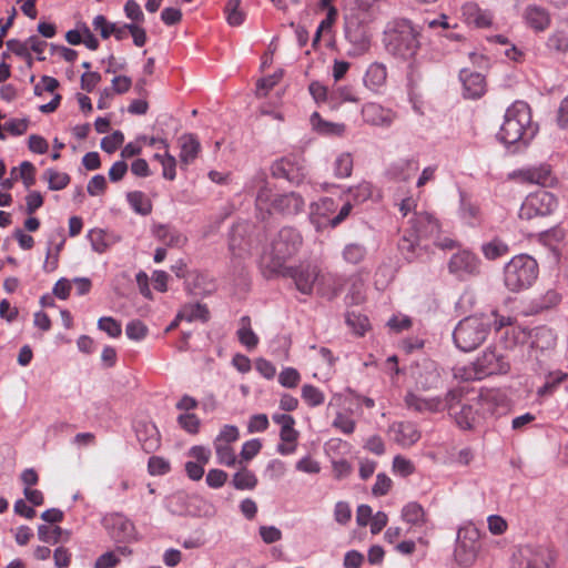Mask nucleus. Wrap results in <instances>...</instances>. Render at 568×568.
<instances>
[{"label":"nucleus","mask_w":568,"mask_h":568,"mask_svg":"<svg viewBox=\"0 0 568 568\" xmlns=\"http://www.w3.org/2000/svg\"><path fill=\"white\" fill-rule=\"evenodd\" d=\"M303 246V236L294 227H282L271 240L268 250L262 258L263 274L274 277L276 273L285 270L286 262L294 257Z\"/></svg>","instance_id":"obj_1"},{"label":"nucleus","mask_w":568,"mask_h":568,"mask_svg":"<svg viewBox=\"0 0 568 568\" xmlns=\"http://www.w3.org/2000/svg\"><path fill=\"white\" fill-rule=\"evenodd\" d=\"M536 132L529 105L524 101H516L506 110L498 136L505 144H515L519 141L526 144L535 136Z\"/></svg>","instance_id":"obj_2"},{"label":"nucleus","mask_w":568,"mask_h":568,"mask_svg":"<svg viewBox=\"0 0 568 568\" xmlns=\"http://www.w3.org/2000/svg\"><path fill=\"white\" fill-rule=\"evenodd\" d=\"M419 32L410 21L402 19L390 23L384 32L388 53L403 60L414 58L419 49Z\"/></svg>","instance_id":"obj_3"},{"label":"nucleus","mask_w":568,"mask_h":568,"mask_svg":"<svg viewBox=\"0 0 568 568\" xmlns=\"http://www.w3.org/2000/svg\"><path fill=\"white\" fill-rule=\"evenodd\" d=\"M261 181L263 185L260 187L255 200L257 211L265 212L267 215L277 213L286 217L295 216L304 211L305 201L301 194L290 192L273 195L264 178H261Z\"/></svg>","instance_id":"obj_4"},{"label":"nucleus","mask_w":568,"mask_h":568,"mask_svg":"<svg viewBox=\"0 0 568 568\" xmlns=\"http://www.w3.org/2000/svg\"><path fill=\"white\" fill-rule=\"evenodd\" d=\"M539 266L537 261L528 254H518L511 257L504 267V284L510 292H520L529 288L537 280Z\"/></svg>","instance_id":"obj_5"},{"label":"nucleus","mask_w":568,"mask_h":568,"mask_svg":"<svg viewBox=\"0 0 568 568\" xmlns=\"http://www.w3.org/2000/svg\"><path fill=\"white\" fill-rule=\"evenodd\" d=\"M490 332V322L481 316H468L454 329L455 345L463 352H471L481 345Z\"/></svg>","instance_id":"obj_6"},{"label":"nucleus","mask_w":568,"mask_h":568,"mask_svg":"<svg viewBox=\"0 0 568 568\" xmlns=\"http://www.w3.org/2000/svg\"><path fill=\"white\" fill-rule=\"evenodd\" d=\"M510 368L505 357L495 348H486L475 362L457 371L465 381H479L495 374H506Z\"/></svg>","instance_id":"obj_7"},{"label":"nucleus","mask_w":568,"mask_h":568,"mask_svg":"<svg viewBox=\"0 0 568 568\" xmlns=\"http://www.w3.org/2000/svg\"><path fill=\"white\" fill-rule=\"evenodd\" d=\"M464 390L454 388L447 392L445 396V406L456 425L462 429H471L478 420L479 413L474 406L463 400Z\"/></svg>","instance_id":"obj_8"},{"label":"nucleus","mask_w":568,"mask_h":568,"mask_svg":"<svg viewBox=\"0 0 568 568\" xmlns=\"http://www.w3.org/2000/svg\"><path fill=\"white\" fill-rule=\"evenodd\" d=\"M480 549V531L469 525L460 528L457 532V542L454 551L455 560L459 566H471Z\"/></svg>","instance_id":"obj_9"},{"label":"nucleus","mask_w":568,"mask_h":568,"mask_svg":"<svg viewBox=\"0 0 568 568\" xmlns=\"http://www.w3.org/2000/svg\"><path fill=\"white\" fill-rule=\"evenodd\" d=\"M556 555L546 546L525 545L514 554L513 568H554Z\"/></svg>","instance_id":"obj_10"},{"label":"nucleus","mask_w":568,"mask_h":568,"mask_svg":"<svg viewBox=\"0 0 568 568\" xmlns=\"http://www.w3.org/2000/svg\"><path fill=\"white\" fill-rule=\"evenodd\" d=\"M558 207L557 197L548 191H538L529 194L519 209L521 220H532L552 214Z\"/></svg>","instance_id":"obj_11"},{"label":"nucleus","mask_w":568,"mask_h":568,"mask_svg":"<svg viewBox=\"0 0 568 568\" xmlns=\"http://www.w3.org/2000/svg\"><path fill=\"white\" fill-rule=\"evenodd\" d=\"M271 171L274 178L285 179L295 184H300L306 174L304 159L294 154L275 161L271 166Z\"/></svg>","instance_id":"obj_12"},{"label":"nucleus","mask_w":568,"mask_h":568,"mask_svg":"<svg viewBox=\"0 0 568 568\" xmlns=\"http://www.w3.org/2000/svg\"><path fill=\"white\" fill-rule=\"evenodd\" d=\"M321 271L317 266L313 265H300L297 267L286 266L283 272H278L275 276L291 277L293 278L296 288L302 294H311L314 285L318 284Z\"/></svg>","instance_id":"obj_13"},{"label":"nucleus","mask_w":568,"mask_h":568,"mask_svg":"<svg viewBox=\"0 0 568 568\" xmlns=\"http://www.w3.org/2000/svg\"><path fill=\"white\" fill-rule=\"evenodd\" d=\"M448 270L457 278L466 280L479 274L480 260L469 251H459L450 257Z\"/></svg>","instance_id":"obj_14"},{"label":"nucleus","mask_w":568,"mask_h":568,"mask_svg":"<svg viewBox=\"0 0 568 568\" xmlns=\"http://www.w3.org/2000/svg\"><path fill=\"white\" fill-rule=\"evenodd\" d=\"M523 182L537 184L544 187H552L557 184V179L552 174L550 165L540 164L539 166L518 170L515 173Z\"/></svg>","instance_id":"obj_15"},{"label":"nucleus","mask_w":568,"mask_h":568,"mask_svg":"<svg viewBox=\"0 0 568 568\" xmlns=\"http://www.w3.org/2000/svg\"><path fill=\"white\" fill-rule=\"evenodd\" d=\"M337 211V204L332 197H323L311 205L310 220L317 231L331 226L329 220Z\"/></svg>","instance_id":"obj_16"},{"label":"nucleus","mask_w":568,"mask_h":568,"mask_svg":"<svg viewBox=\"0 0 568 568\" xmlns=\"http://www.w3.org/2000/svg\"><path fill=\"white\" fill-rule=\"evenodd\" d=\"M477 405H479L484 415H493L507 407V396L499 388H485L480 390L477 397Z\"/></svg>","instance_id":"obj_17"},{"label":"nucleus","mask_w":568,"mask_h":568,"mask_svg":"<svg viewBox=\"0 0 568 568\" xmlns=\"http://www.w3.org/2000/svg\"><path fill=\"white\" fill-rule=\"evenodd\" d=\"M135 434L144 452L152 453L160 447L161 436L154 423L139 420L135 425Z\"/></svg>","instance_id":"obj_18"},{"label":"nucleus","mask_w":568,"mask_h":568,"mask_svg":"<svg viewBox=\"0 0 568 568\" xmlns=\"http://www.w3.org/2000/svg\"><path fill=\"white\" fill-rule=\"evenodd\" d=\"M346 283L347 278L343 275L334 273L321 274L317 293L327 300H333L342 293Z\"/></svg>","instance_id":"obj_19"},{"label":"nucleus","mask_w":568,"mask_h":568,"mask_svg":"<svg viewBox=\"0 0 568 568\" xmlns=\"http://www.w3.org/2000/svg\"><path fill=\"white\" fill-rule=\"evenodd\" d=\"M394 440L402 447H410L420 439V432L412 422H398L390 426Z\"/></svg>","instance_id":"obj_20"},{"label":"nucleus","mask_w":568,"mask_h":568,"mask_svg":"<svg viewBox=\"0 0 568 568\" xmlns=\"http://www.w3.org/2000/svg\"><path fill=\"white\" fill-rule=\"evenodd\" d=\"M459 79L466 98L478 99L485 93L486 80L481 73L464 69L459 73Z\"/></svg>","instance_id":"obj_21"},{"label":"nucleus","mask_w":568,"mask_h":568,"mask_svg":"<svg viewBox=\"0 0 568 568\" xmlns=\"http://www.w3.org/2000/svg\"><path fill=\"white\" fill-rule=\"evenodd\" d=\"M523 17L525 23L536 32L545 31L551 23L548 10L537 4L527 6Z\"/></svg>","instance_id":"obj_22"},{"label":"nucleus","mask_w":568,"mask_h":568,"mask_svg":"<svg viewBox=\"0 0 568 568\" xmlns=\"http://www.w3.org/2000/svg\"><path fill=\"white\" fill-rule=\"evenodd\" d=\"M412 231L420 239H432L438 234L439 223L429 213H416L412 220Z\"/></svg>","instance_id":"obj_23"},{"label":"nucleus","mask_w":568,"mask_h":568,"mask_svg":"<svg viewBox=\"0 0 568 568\" xmlns=\"http://www.w3.org/2000/svg\"><path fill=\"white\" fill-rule=\"evenodd\" d=\"M405 404L409 409H414L418 413H437L444 410L445 398L440 399L438 397L432 398H423L412 392L407 393L405 398Z\"/></svg>","instance_id":"obj_24"},{"label":"nucleus","mask_w":568,"mask_h":568,"mask_svg":"<svg viewBox=\"0 0 568 568\" xmlns=\"http://www.w3.org/2000/svg\"><path fill=\"white\" fill-rule=\"evenodd\" d=\"M363 120L372 125H389L394 120V113L381 104L369 102L362 108Z\"/></svg>","instance_id":"obj_25"},{"label":"nucleus","mask_w":568,"mask_h":568,"mask_svg":"<svg viewBox=\"0 0 568 568\" xmlns=\"http://www.w3.org/2000/svg\"><path fill=\"white\" fill-rule=\"evenodd\" d=\"M462 16L468 24L476 28H488L493 22V14L488 10L481 9L475 2H467L462 7Z\"/></svg>","instance_id":"obj_26"},{"label":"nucleus","mask_w":568,"mask_h":568,"mask_svg":"<svg viewBox=\"0 0 568 568\" xmlns=\"http://www.w3.org/2000/svg\"><path fill=\"white\" fill-rule=\"evenodd\" d=\"M419 170V163L415 159L399 160L388 169V174L396 181L407 182L414 178Z\"/></svg>","instance_id":"obj_27"},{"label":"nucleus","mask_w":568,"mask_h":568,"mask_svg":"<svg viewBox=\"0 0 568 568\" xmlns=\"http://www.w3.org/2000/svg\"><path fill=\"white\" fill-rule=\"evenodd\" d=\"M180 162L181 165L187 166L189 164L193 163L194 160L197 158L200 151H201V144L197 138L192 134H183L180 139Z\"/></svg>","instance_id":"obj_28"},{"label":"nucleus","mask_w":568,"mask_h":568,"mask_svg":"<svg viewBox=\"0 0 568 568\" xmlns=\"http://www.w3.org/2000/svg\"><path fill=\"white\" fill-rule=\"evenodd\" d=\"M387 79V70L386 67L382 63H372L364 75V84L369 90L377 92L384 84Z\"/></svg>","instance_id":"obj_29"},{"label":"nucleus","mask_w":568,"mask_h":568,"mask_svg":"<svg viewBox=\"0 0 568 568\" xmlns=\"http://www.w3.org/2000/svg\"><path fill=\"white\" fill-rule=\"evenodd\" d=\"M311 124L316 132L328 136H342L346 130L344 123L326 121L320 115L318 112H314L311 115Z\"/></svg>","instance_id":"obj_30"},{"label":"nucleus","mask_w":568,"mask_h":568,"mask_svg":"<svg viewBox=\"0 0 568 568\" xmlns=\"http://www.w3.org/2000/svg\"><path fill=\"white\" fill-rule=\"evenodd\" d=\"M155 237L170 247H183L187 241L186 236L178 230L168 225H159L154 230Z\"/></svg>","instance_id":"obj_31"},{"label":"nucleus","mask_w":568,"mask_h":568,"mask_svg":"<svg viewBox=\"0 0 568 568\" xmlns=\"http://www.w3.org/2000/svg\"><path fill=\"white\" fill-rule=\"evenodd\" d=\"M300 433L293 427L281 429V443L276 447V452L282 456H288L296 452Z\"/></svg>","instance_id":"obj_32"},{"label":"nucleus","mask_w":568,"mask_h":568,"mask_svg":"<svg viewBox=\"0 0 568 568\" xmlns=\"http://www.w3.org/2000/svg\"><path fill=\"white\" fill-rule=\"evenodd\" d=\"M420 240L413 231L409 234L403 235L398 243V248L406 261L413 262L419 255Z\"/></svg>","instance_id":"obj_33"},{"label":"nucleus","mask_w":568,"mask_h":568,"mask_svg":"<svg viewBox=\"0 0 568 568\" xmlns=\"http://www.w3.org/2000/svg\"><path fill=\"white\" fill-rule=\"evenodd\" d=\"M402 517L407 524L418 527L423 526L427 521L424 508L415 501L408 503L404 506Z\"/></svg>","instance_id":"obj_34"},{"label":"nucleus","mask_w":568,"mask_h":568,"mask_svg":"<svg viewBox=\"0 0 568 568\" xmlns=\"http://www.w3.org/2000/svg\"><path fill=\"white\" fill-rule=\"evenodd\" d=\"M209 315L210 312L205 305L200 303L186 304L178 313V320H185L187 322L200 320L206 322Z\"/></svg>","instance_id":"obj_35"},{"label":"nucleus","mask_w":568,"mask_h":568,"mask_svg":"<svg viewBox=\"0 0 568 568\" xmlns=\"http://www.w3.org/2000/svg\"><path fill=\"white\" fill-rule=\"evenodd\" d=\"M258 480L256 475L243 466L239 471L233 475L232 484L239 490H252L256 487Z\"/></svg>","instance_id":"obj_36"},{"label":"nucleus","mask_w":568,"mask_h":568,"mask_svg":"<svg viewBox=\"0 0 568 568\" xmlns=\"http://www.w3.org/2000/svg\"><path fill=\"white\" fill-rule=\"evenodd\" d=\"M237 337L242 345L247 349H253L258 344V337L251 327V318L243 316L240 320V328L237 331Z\"/></svg>","instance_id":"obj_37"},{"label":"nucleus","mask_w":568,"mask_h":568,"mask_svg":"<svg viewBox=\"0 0 568 568\" xmlns=\"http://www.w3.org/2000/svg\"><path fill=\"white\" fill-rule=\"evenodd\" d=\"M509 252L508 244L499 237H495L481 245L483 255L490 261L505 256Z\"/></svg>","instance_id":"obj_38"},{"label":"nucleus","mask_w":568,"mask_h":568,"mask_svg":"<svg viewBox=\"0 0 568 568\" xmlns=\"http://www.w3.org/2000/svg\"><path fill=\"white\" fill-rule=\"evenodd\" d=\"M126 200L134 212L141 215H149L152 212V203L141 191H133L126 194Z\"/></svg>","instance_id":"obj_39"},{"label":"nucleus","mask_w":568,"mask_h":568,"mask_svg":"<svg viewBox=\"0 0 568 568\" xmlns=\"http://www.w3.org/2000/svg\"><path fill=\"white\" fill-rule=\"evenodd\" d=\"M347 282H351V286L345 297L346 303L352 305L362 304L366 298L364 281L359 276H352L347 278Z\"/></svg>","instance_id":"obj_40"},{"label":"nucleus","mask_w":568,"mask_h":568,"mask_svg":"<svg viewBox=\"0 0 568 568\" xmlns=\"http://www.w3.org/2000/svg\"><path fill=\"white\" fill-rule=\"evenodd\" d=\"M10 173L14 180L21 179L27 189L36 183V168L29 161H23L19 168H13Z\"/></svg>","instance_id":"obj_41"},{"label":"nucleus","mask_w":568,"mask_h":568,"mask_svg":"<svg viewBox=\"0 0 568 568\" xmlns=\"http://www.w3.org/2000/svg\"><path fill=\"white\" fill-rule=\"evenodd\" d=\"M217 463L226 467H233L236 465L237 459L231 444L213 443Z\"/></svg>","instance_id":"obj_42"},{"label":"nucleus","mask_w":568,"mask_h":568,"mask_svg":"<svg viewBox=\"0 0 568 568\" xmlns=\"http://www.w3.org/2000/svg\"><path fill=\"white\" fill-rule=\"evenodd\" d=\"M240 0H227L224 7V13L229 24L237 27L244 22L245 13L240 8Z\"/></svg>","instance_id":"obj_43"},{"label":"nucleus","mask_w":568,"mask_h":568,"mask_svg":"<svg viewBox=\"0 0 568 568\" xmlns=\"http://www.w3.org/2000/svg\"><path fill=\"white\" fill-rule=\"evenodd\" d=\"M567 374L555 372L548 374L545 384L538 389V396L547 397L554 394L557 387L566 379Z\"/></svg>","instance_id":"obj_44"},{"label":"nucleus","mask_w":568,"mask_h":568,"mask_svg":"<svg viewBox=\"0 0 568 568\" xmlns=\"http://www.w3.org/2000/svg\"><path fill=\"white\" fill-rule=\"evenodd\" d=\"M301 396L310 407L321 406L325 402L324 393L311 384H305L302 387Z\"/></svg>","instance_id":"obj_45"},{"label":"nucleus","mask_w":568,"mask_h":568,"mask_svg":"<svg viewBox=\"0 0 568 568\" xmlns=\"http://www.w3.org/2000/svg\"><path fill=\"white\" fill-rule=\"evenodd\" d=\"M343 258L348 264H359L366 256V248L362 244L351 243L343 250Z\"/></svg>","instance_id":"obj_46"},{"label":"nucleus","mask_w":568,"mask_h":568,"mask_svg":"<svg viewBox=\"0 0 568 568\" xmlns=\"http://www.w3.org/2000/svg\"><path fill=\"white\" fill-rule=\"evenodd\" d=\"M353 158L351 153L339 154L334 162V173L337 178L345 179L352 174Z\"/></svg>","instance_id":"obj_47"},{"label":"nucleus","mask_w":568,"mask_h":568,"mask_svg":"<svg viewBox=\"0 0 568 568\" xmlns=\"http://www.w3.org/2000/svg\"><path fill=\"white\" fill-rule=\"evenodd\" d=\"M98 328L105 332L112 338H118L122 334L121 323L111 316L99 318Z\"/></svg>","instance_id":"obj_48"},{"label":"nucleus","mask_w":568,"mask_h":568,"mask_svg":"<svg viewBox=\"0 0 568 568\" xmlns=\"http://www.w3.org/2000/svg\"><path fill=\"white\" fill-rule=\"evenodd\" d=\"M149 333L148 326L140 320H133L126 324L125 334L132 341H142Z\"/></svg>","instance_id":"obj_49"},{"label":"nucleus","mask_w":568,"mask_h":568,"mask_svg":"<svg viewBox=\"0 0 568 568\" xmlns=\"http://www.w3.org/2000/svg\"><path fill=\"white\" fill-rule=\"evenodd\" d=\"M45 176L49 182V187L54 191L63 190L70 183V176L64 172L48 170Z\"/></svg>","instance_id":"obj_50"},{"label":"nucleus","mask_w":568,"mask_h":568,"mask_svg":"<svg viewBox=\"0 0 568 568\" xmlns=\"http://www.w3.org/2000/svg\"><path fill=\"white\" fill-rule=\"evenodd\" d=\"M262 449V443L260 439H250L242 445L241 459L239 464L247 463L252 460Z\"/></svg>","instance_id":"obj_51"},{"label":"nucleus","mask_w":568,"mask_h":568,"mask_svg":"<svg viewBox=\"0 0 568 568\" xmlns=\"http://www.w3.org/2000/svg\"><path fill=\"white\" fill-rule=\"evenodd\" d=\"M547 48L558 53L567 52L568 37L561 31L554 32L547 40Z\"/></svg>","instance_id":"obj_52"},{"label":"nucleus","mask_w":568,"mask_h":568,"mask_svg":"<svg viewBox=\"0 0 568 568\" xmlns=\"http://www.w3.org/2000/svg\"><path fill=\"white\" fill-rule=\"evenodd\" d=\"M62 532L63 530L59 526L49 527L45 525H41L38 528L39 539L50 544H58L61 540Z\"/></svg>","instance_id":"obj_53"},{"label":"nucleus","mask_w":568,"mask_h":568,"mask_svg":"<svg viewBox=\"0 0 568 568\" xmlns=\"http://www.w3.org/2000/svg\"><path fill=\"white\" fill-rule=\"evenodd\" d=\"M112 525L121 531V534L119 532L113 535L116 539H125L130 537L134 530L133 524L121 515L112 517Z\"/></svg>","instance_id":"obj_54"},{"label":"nucleus","mask_w":568,"mask_h":568,"mask_svg":"<svg viewBox=\"0 0 568 568\" xmlns=\"http://www.w3.org/2000/svg\"><path fill=\"white\" fill-rule=\"evenodd\" d=\"M93 251L104 253L109 246L106 242V233L101 229L91 230L88 234Z\"/></svg>","instance_id":"obj_55"},{"label":"nucleus","mask_w":568,"mask_h":568,"mask_svg":"<svg viewBox=\"0 0 568 568\" xmlns=\"http://www.w3.org/2000/svg\"><path fill=\"white\" fill-rule=\"evenodd\" d=\"M393 471L402 477H407L415 473V465L404 456L397 455L393 460Z\"/></svg>","instance_id":"obj_56"},{"label":"nucleus","mask_w":568,"mask_h":568,"mask_svg":"<svg viewBox=\"0 0 568 568\" xmlns=\"http://www.w3.org/2000/svg\"><path fill=\"white\" fill-rule=\"evenodd\" d=\"M540 239L547 245L558 244L566 239V230L560 224L556 225L555 227L542 232L540 234Z\"/></svg>","instance_id":"obj_57"},{"label":"nucleus","mask_w":568,"mask_h":568,"mask_svg":"<svg viewBox=\"0 0 568 568\" xmlns=\"http://www.w3.org/2000/svg\"><path fill=\"white\" fill-rule=\"evenodd\" d=\"M124 142V135L121 131H114L112 134L106 135L101 141V149L106 153L115 152Z\"/></svg>","instance_id":"obj_58"},{"label":"nucleus","mask_w":568,"mask_h":568,"mask_svg":"<svg viewBox=\"0 0 568 568\" xmlns=\"http://www.w3.org/2000/svg\"><path fill=\"white\" fill-rule=\"evenodd\" d=\"M332 425L334 428L338 429L341 433L345 435L353 434L356 427L355 420L343 413L336 414Z\"/></svg>","instance_id":"obj_59"},{"label":"nucleus","mask_w":568,"mask_h":568,"mask_svg":"<svg viewBox=\"0 0 568 568\" xmlns=\"http://www.w3.org/2000/svg\"><path fill=\"white\" fill-rule=\"evenodd\" d=\"M301 382V375L293 367L284 368L278 375V383L287 388H295Z\"/></svg>","instance_id":"obj_60"},{"label":"nucleus","mask_w":568,"mask_h":568,"mask_svg":"<svg viewBox=\"0 0 568 568\" xmlns=\"http://www.w3.org/2000/svg\"><path fill=\"white\" fill-rule=\"evenodd\" d=\"M439 381V374L438 372L430 365L429 367H426V374L425 376L423 374H419L417 377V385L422 389H429L437 385Z\"/></svg>","instance_id":"obj_61"},{"label":"nucleus","mask_w":568,"mask_h":568,"mask_svg":"<svg viewBox=\"0 0 568 568\" xmlns=\"http://www.w3.org/2000/svg\"><path fill=\"white\" fill-rule=\"evenodd\" d=\"M281 78L282 73L280 72L258 80L256 84L257 97H265L280 82Z\"/></svg>","instance_id":"obj_62"},{"label":"nucleus","mask_w":568,"mask_h":568,"mask_svg":"<svg viewBox=\"0 0 568 568\" xmlns=\"http://www.w3.org/2000/svg\"><path fill=\"white\" fill-rule=\"evenodd\" d=\"M178 423L185 432L190 434H197L201 422L195 414H181L178 417Z\"/></svg>","instance_id":"obj_63"},{"label":"nucleus","mask_w":568,"mask_h":568,"mask_svg":"<svg viewBox=\"0 0 568 568\" xmlns=\"http://www.w3.org/2000/svg\"><path fill=\"white\" fill-rule=\"evenodd\" d=\"M352 199L355 202H365L373 194V186L369 182H362L358 185L348 190Z\"/></svg>","instance_id":"obj_64"}]
</instances>
